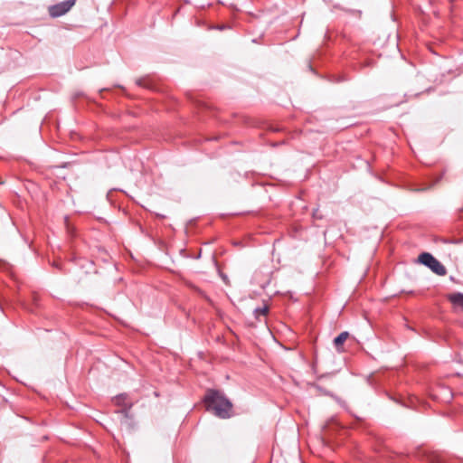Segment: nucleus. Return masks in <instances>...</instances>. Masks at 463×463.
Wrapping results in <instances>:
<instances>
[{
    "label": "nucleus",
    "instance_id": "nucleus-3",
    "mask_svg": "<svg viewBox=\"0 0 463 463\" xmlns=\"http://www.w3.org/2000/svg\"><path fill=\"white\" fill-rule=\"evenodd\" d=\"M76 0H66L51 5L48 9L52 17H59L65 14L75 5Z\"/></svg>",
    "mask_w": 463,
    "mask_h": 463
},
{
    "label": "nucleus",
    "instance_id": "nucleus-4",
    "mask_svg": "<svg viewBox=\"0 0 463 463\" xmlns=\"http://www.w3.org/2000/svg\"><path fill=\"white\" fill-rule=\"evenodd\" d=\"M447 299L451 303L455 310L463 312V293L454 292L448 294Z\"/></svg>",
    "mask_w": 463,
    "mask_h": 463
},
{
    "label": "nucleus",
    "instance_id": "nucleus-5",
    "mask_svg": "<svg viewBox=\"0 0 463 463\" xmlns=\"http://www.w3.org/2000/svg\"><path fill=\"white\" fill-rule=\"evenodd\" d=\"M114 402L118 406L123 407L122 411L127 412L132 406V402L128 401L127 394H120L114 399Z\"/></svg>",
    "mask_w": 463,
    "mask_h": 463
},
{
    "label": "nucleus",
    "instance_id": "nucleus-6",
    "mask_svg": "<svg viewBox=\"0 0 463 463\" xmlns=\"http://www.w3.org/2000/svg\"><path fill=\"white\" fill-rule=\"evenodd\" d=\"M348 337H349V333L345 331V332H342L341 334H339L334 339V345L338 352L344 351L343 345Z\"/></svg>",
    "mask_w": 463,
    "mask_h": 463
},
{
    "label": "nucleus",
    "instance_id": "nucleus-7",
    "mask_svg": "<svg viewBox=\"0 0 463 463\" xmlns=\"http://www.w3.org/2000/svg\"><path fill=\"white\" fill-rule=\"evenodd\" d=\"M255 313H256V316L259 317V316H266L267 313H268V307H264L262 308H257L255 310Z\"/></svg>",
    "mask_w": 463,
    "mask_h": 463
},
{
    "label": "nucleus",
    "instance_id": "nucleus-1",
    "mask_svg": "<svg viewBox=\"0 0 463 463\" xmlns=\"http://www.w3.org/2000/svg\"><path fill=\"white\" fill-rule=\"evenodd\" d=\"M203 402L206 410L219 418L227 419L232 415V402L218 391L209 390L204 396Z\"/></svg>",
    "mask_w": 463,
    "mask_h": 463
},
{
    "label": "nucleus",
    "instance_id": "nucleus-2",
    "mask_svg": "<svg viewBox=\"0 0 463 463\" xmlns=\"http://www.w3.org/2000/svg\"><path fill=\"white\" fill-rule=\"evenodd\" d=\"M419 262L427 266L432 272L439 276H445L447 269L441 262L435 259L430 253L423 252L419 255Z\"/></svg>",
    "mask_w": 463,
    "mask_h": 463
}]
</instances>
